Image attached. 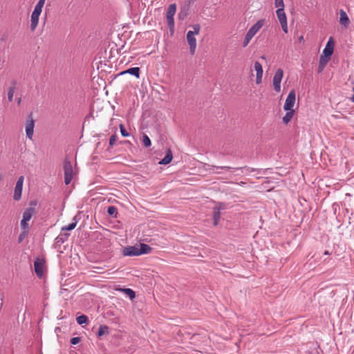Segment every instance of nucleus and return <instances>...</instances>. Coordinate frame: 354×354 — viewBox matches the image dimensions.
<instances>
[{"label": "nucleus", "instance_id": "obj_29", "mask_svg": "<svg viewBox=\"0 0 354 354\" xmlns=\"http://www.w3.org/2000/svg\"><path fill=\"white\" fill-rule=\"evenodd\" d=\"M167 26L171 34L174 32L175 22L174 18H167Z\"/></svg>", "mask_w": 354, "mask_h": 354}, {"label": "nucleus", "instance_id": "obj_42", "mask_svg": "<svg viewBox=\"0 0 354 354\" xmlns=\"http://www.w3.org/2000/svg\"><path fill=\"white\" fill-rule=\"evenodd\" d=\"M27 235V231L24 230L22 233L20 234L18 238L19 242H21L24 239V238Z\"/></svg>", "mask_w": 354, "mask_h": 354}, {"label": "nucleus", "instance_id": "obj_13", "mask_svg": "<svg viewBox=\"0 0 354 354\" xmlns=\"http://www.w3.org/2000/svg\"><path fill=\"white\" fill-rule=\"evenodd\" d=\"M41 14L32 12L31 14L30 17V29L32 31H34L35 28H37L38 23H39V19Z\"/></svg>", "mask_w": 354, "mask_h": 354}, {"label": "nucleus", "instance_id": "obj_2", "mask_svg": "<svg viewBox=\"0 0 354 354\" xmlns=\"http://www.w3.org/2000/svg\"><path fill=\"white\" fill-rule=\"evenodd\" d=\"M64 183L67 185L71 183L75 173L73 171L72 163L66 159L64 162Z\"/></svg>", "mask_w": 354, "mask_h": 354}, {"label": "nucleus", "instance_id": "obj_6", "mask_svg": "<svg viewBox=\"0 0 354 354\" xmlns=\"http://www.w3.org/2000/svg\"><path fill=\"white\" fill-rule=\"evenodd\" d=\"M334 47H335L334 38L333 37H330L326 43V45L324 49L323 50V53H322V55L325 56L326 57L330 58L334 52Z\"/></svg>", "mask_w": 354, "mask_h": 354}, {"label": "nucleus", "instance_id": "obj_23", "mask_svg": "<svg viewBox=\"0 0 354 354\" xmlns=\"http://www.w3.org/2000/svg\"><path fill=\"white\" fill-rule=\"evenodd\" d=\"M286 111V113L283 117L282 121L284 124H287L292 119L293 115L295 114V110H290V111Z\"/></svg>", "mask_w": 354, "mask_h": 354}, {"label": "nucleus", "instance_id": "obj_15", "mask_svg": "<svg viewBox=\"0 0 354 354\" xmlns=\"http://www.w3.org/2000/svg\"><path fill=\"white\" fill-rule=\"evenodd\" d=\"M140 68L139 67H131L120 73L122 74H130L135 76L136 78L140 77Z\"/></svg>", "mask_w": 354, "mask_h": 354}, {"label": "nucleus", "instance_id": "obj_28", "mask_svg": "<svg viewBox=\"0 0 354 354\" xmlns=\"http://www.w3.org/2000/svg\"><path fill=\"white\" fill-rule=\"evenodd\" d=\"M142 145L146 148H149L151 146V141L149 137L146 134H144L142 136Z\"/></svg>", "mask_w": 354, "mask_h": 354}, {"label": "nucleus", "instance_id": "obj_10", "mask_svg": "<svg viewBox=\"0 0 354 354\" xmlns=\"http://www.w3.org/2000/svg\"><path fill=\"white\" fill-rule=\"evenodd\" d=\"M138 245L127 246L122 248V254L125 257L139 256Z\"/></svg>", "mask_w": 354, "mask_h": 354}, {"label": "nucleus", "instance_id": "obj_7", "mask_svg": "<svg viewBox=\"0 0 354 354\" xmlns=\"http://www.w3.org/2000/svg\"><path fill=\"white\" fill-rule=\"evenodd\" d=\"M295 103V92L294 90H292L289 92L285 104L283 105V109L285 111L294 110L292 108Z\"/></svg>", "mask_w": 354, "mask_h": 354}, {"label": "nucleus", "instance_id": "obj_12", "mask_svg": "<svg viewBox=\"0 0 354 354\" xmlns=\"http://www.w3.org/2000/svg\"><path fill=\"white\" fill-rule=\"evenodd\" d=\"M69 236V234L64 232L59 234L55 239V247H59L62 244L66 242Z\"/></svg>", "mask_w": 354, "mask_h": 354}, {"label": "nucleus", "instance_id": "obj_1", "mask_svg": "<svg viewBox=\"0 0 354 354\" xmlns=\"http://www.w3.org/2000/svg\"><path fill=\"white\" fill-rule=\"evenodd\" d=\"M264 21L263 19L257 21L246 32L243 42V47H246L252 37L263 26Z\"/></svg>", "mask_w": 354, "mask_h": 354}, {"label": "nucleus", "instance_id": "obj_40", "mask_svg": "<svg viewBox=\"0 0 354 354\" xmlns=\"http://www.w3.org/2000/svg\"><path fill=\"white\" fill-rule=\"evenodd\" d=\"M80 337H75L71 339V344L73 345L77 344L80 342Z\"/></svg>", "mask_w": 354, "mask_h": 354}, {"label": "nucleus", "instance_id": "obj_39", "mask_svg": "<svg viewBox=\"0 0 354 354\" xmlns=\"http://www.w3.org/2000/svg\"><path fill=\"white\" fill-rule=\"evenodd\" d=\"M274 6L277 8H284L283 0H274Z\"/></svg>", "mask_w": 354, "mask_h": 354}, {"label": "nucleus", "instance_id": "obj_16", "mask_svg": "<svg viewBox=\"0 0 354 354\" xmlns=\"http://www.w3.org/2000/svg\"><path fill=\"white\" fill-rule=\"evenodd\" d=\"M17 83L15 80H12L11 82V85L9 86L8 90V99L9 102L12 101L14 93L17 88Z\"/></svg>", "mask_w": 354, "mask_h": 354}, {"label": "nucleus", "instance_id": "obj_37", "mask_svg": "<svg viewBox=\"0 0 354 354\" xmlns=\"http://www.w3.org/2000/svg\"><path fill=\"white\" fill-rule=\"evenodd\" d=\"M117 139H118V136L116 134L111 135L109 138V146L113 147L115 145Z\"/></svg>", "mask_w": 354, "mask_h": 354}, {"label": "nucleus", "instance_id": "obj_14", "mask_svg": "<svg viewBox=\"0 0 354 354\" xmlns=\"http://www.w3.org/2000/svg\"><path fill=\"white\" fill-rule=\"evenodd\" d=\"M330 59V58H329V57H326L325 56H323L322 55H320L319 60V65H318V68H317V72L319 73H320L323 71V70L324 69V68L326 67V64H328V62H329Z\"/></svg>", "mask_w": 354, "mask_h": 354}, {"label": "nucleus", "instance_id": "obj_32", "mask_svg": "<svg viewBox=\"0 0 354 354\" xmlns=\"http://www.w3.org/2000/svg\"><path fill=\"white\" fill-rule=\"evenodd\" d=\"M225 208L226 204L225 203L217 202L216 206L213 209L221 212V210H223Z\"/></svg>", "mask_w": 354, "mask_h": 354}, {"label": "nucleus", "instance_id": "obj_48", "mask_svg": "<svg viewBox=\"0 0 354 354\" xmlns=\"http://www.w3.org/2000/svg\"><path fill=\"white\" fill-rule=\"evenodd\" d=\"M21 97H17V102L18 105H19L21 104Z\"/></svg>", "mask_w": 354, "mask_h": 354}, {"label": "nucleus", "instance_id": "obj_44", "mask_svg": "<svg viewBox=\"0 0 354 354\" xmlns=\"http://www.w3.org/2000/svg\"><path fill=\"white\" fill-rule=\"evenodd\" d=\"M274 90L277 93H279L281 91V84H273Z\"/></svg>", "mask_w": 354, "mask_h": 354}, {"label": "nucleus", "instance_id": "obj_8", "mask_svg": "<svg viewBox=\"0 0 354 354\" xmlns=\"http://www.w3.org/2000/svg\"><path fill=\"white\" fill-rule=\"evenodd\" d=\"M338 14L339 15V24L341 25L342 27H343L344 28H347L351 24V21H350V19H349L347 13L343 9H340L338 11Z\"/></svg>", "mask_w": 354, "mask_h": 354}, {"label": "nucleus", "instance_id": "obj_33", "mask_svg": "<svg viewBox=\"0 0 354 354\" xmlns=\"http://www.w3.org/2000/svg\"><path fill=\"white\" fill-rule=\"evenodd\" d=\"M75 227H76L75 222H72L70 224H68V225L63 226L61 230H62V232L71 231V230H73V229H75Z\"/></svg>", "mask_w": 354, "mask_h": 354}, {"label": "nucleus", "instance_id": "obj_47", "mask_svg": "<svg viewBox=\"0 0 354 354\" xmlns=\"http://www.w3.org/2000/svg\"><path fill=\"white\" fill-rule=\"evenodd\" d=\"M298 40H299V42L304 41V36L301 35L300 37H299Z\"/></svg>", "mask_w": 354, "mask_h": 354}, {"label": "nucleus", "instance_id": "obj_43", "mask_svg": "<svg viewBox=\"0 0 354 354\" xmlns=\"http://www.w3.org/2000/svg\"><path fill=\"white\" fill-rule=\"evenodd\" d=\"M263 74H257L256 83L259 84L262 81Z\"/></svg>", "mask_w": 354, "mask_h": 354}, {"label": "nucleus", "instance_id": "obj_5", "mask_svg": "<svg viewBox=\"0 0 354 354\" xmlns=\"http://www.w3.org/2000/svg\"><path fill=\"white\" fill-rule=\"evenodd\" d=\"M24 180V177L23 176H19L17 180L13 195V199L15 201H17L21 199L23 190Z\"/></svg>", "mask_w": 354, "mask_h": 354}, {"label": "nucleus", "instance_id": "obj_30", "mask_svg": "<svg viewBox=\"0 0 354 354\" xmlns=\"http://www.w3.org/2000/svg\"><path fill=\"white\" fill-rule=\"evenodd\" d=\"M187 16V9L184 8H181L178 13V17L180 20H184Z\"/></svg>", "mask_w": 354, "mask_h": 354}, {"label": "nucleus", "instance_id": "obj_11", "mask_svg": "<svg viewBox=\"0 0 354 354\" xmlns=\"http://www.w3.org/2000/svg\"><path fill=\"white\" fill-rule=\"evenodd\" d=\"M34 269L36 274L41 277L44 274V262L39 259H37L34 262Z\"/></svg>", "mask_w": 354, "mask_h": 354}, {"label": "nucleus", "instance_id": "obj_22", "mask_svg": "<svg viewBox=\"0 0 354 354\" xmlns=\"http://www.w3.org/2000/svg\"><path fill=\"white\" fill-rule=\"evenodd\" d=\"M121 292H122L127 297H129L131 300H133L136 297V292L131 288H124L121 289Z\"/></svg>", "mask_w": 354, "mask_h": 354}, {"label": "nucleus", "instance_id": "obj_45", "mask_svg": "<svg viewBox=\"0 0 354 354\" xmlns=\"http://www.w3.org/2000/svg\"><path fill=\"white\" fill-rule=\"evenodd\" d=\"M80 218L79 217V216L77 214L75 215L73 218V221L72 222H75V226L77 225V222L80 221Z\"/></svg>", "mask_w": 354, "mask_h": 354}, {"label": "nucleus", "instance_id": "obj_21", "mask_svg": "<svg viewBox=\"0 0 354 354\" xmlns=\"http://www.w3.org/2000/svg\"><path fill=\"white\" fill-rule=\"evenodd\" d=\"M176 11V5L175 3L170 4L167 10L166 18H174Z\"/></svg>", "mask_w": 354, "mask_h": 354}, {"label": "nucleus", "instance_id": "obj_17", "mask_svg": "<svg viewBox=\"0 0 354 354\" xmlns=\"http://www.w3.org/2000/svg\"><path fill=\"white\" fill-rule=\"evenodd\" d=\"M173 159V155L170 149H167L165 157L159 161L160 165H168Z\"/></svg>", "mask_w": 354, "mask_h": 354}, {"label": "nucleus", "instance_id": "obj_38", "mask_svg": "<svg viewBox=\"0 0 354 354\" xmlns=\"http://www.w3.org/2000/svg\"><path fill=\"white\" fill-rule=\"evenodd\" d=\"M28 221L27 220L21 219V227L24 230H28Z\"/></svg>", "mask_w": 354, "mask_h": 354}, {"label": "nucleus", "instance_id": "obj_41", "mask_svg": "<svg viewBox=\"0 0 354 354\" xmlns=\"http://www.w3.org/2000/svg\"><path fill=\"white\" fill-rule=\"evenodd\" d=\"M43 6L36 4L35 6V8L33 10V12L41 14L42 11Z\"/></svg>", "mask_w": 354, "mask_h": 354}, {"label": "nucleus", "instance_id": "obj_19", "mask_svg": "<svg viewBox=\"0 0 354 354\" xmlns=\"http://www.w3.org/2000/svg\"><path fill=\"white\" fill-rule=\"evenodd\" d=\"M283 76V71L281 68H278L273 77V84H281V80Z\"/></svg>", "mask_w": 354, "mask_h": 354}, {"label": "nucleus", "instance_id": "obj_34", "mask_svg": "<svg viewBox=\"0 0 354 354\" xmlns=\"http://www.w3.org/2000/svg\"><path fill=\"white\" fill-rule=\"evenodd\" d=\"M120 131L121 135L123 137L127 138V137L130 136V133L127 131V129H125L124 126L122 124H120Z\"/></svg>", "mask_w": 354, "mask_h": 354}, {"label": "nucleus", "instance_id": "obj_36", "mask_svg": "<svg viewBox=\"0 0 354 354\" xmlns=\"http://www.w3.org/2000/svg\"><path fill=\"white\" fill-rule=\"evenodd\" d=\"M194 30H192V33L194 35H198L199 32H200V30H201V26L200 24H194V25H192L191 26Z\"/></svg>", "mask_w": 354, "mask_h": 354}, {"label": "nucleus", "instance_id": "obj_35", "mask_svg": "<svg viewBox=\"0 0 354 354\" xmlns=\"http://www.w3.org/2000/svg\"><path fill=\"white\" fill-rule=\"evenodd\" d=\"M76 319H77V322L80 325H82V324H85L86 322L87 317L86 315H82L77 317Z\"/></svg>", "mask_w": 354, "mask_h": 354}, {"label": "nucleus", "instance_id": "obj_4", "mask_svg": "<svg viewBox=\"0 0 354 354\" xmlns=\"http://www.w3.org/2000/svg\"><path fill=\"white\" fill-rule=\"evenodd\" d=\"M34 127L35 120L32 118V113H30L28 115L25 127L26 137L30 140L32 139Z\"/></svg>", "mask_w": 354, "mask_h": 354}, {"label": "nucleus", "instance_id": "obj_20", "mask_svg": "<svg viewBox=\"0 0 354 354\" xmlns=\"http://www.w3.org/2000/svg\"><path fill=\"white\" fill-rule=\"evenodd\" d=\"M35 213V209L33 207H28L25 209V211L23 213L22 219L27 220L29 221L32 215Z\"/></svg>", "mask_w": 354, "mask_h": 354}, {"label": "nucleus", "instance_id": "obj_9", "mask_svg": "<svg viewBox=\"0 0 354 354\" xmlns=\"http://www.w3.org/2000/svg\"><path fill=\"white\" fill-rule=\"evenodd\" d=\"M186 38L189 46L190 53L194 55L196 48V39L194 37L192 30H189L187 32Z\"/></svg>", "mask_w": 354, "mask_h": 354}, {"label": "nucleus", "instance_id": "obj_26", "mask_svg": "<svg viewBox=\"0 0 354 354\" xmlns=\"http://www.w3.org/2000/svg\"><path fill=\"white\" fill-rule=\"evenodd\" d=\"M220 169L225 170L227 171L234 172L236 170L241 169V168L232 167H228V166H213V169Z\"/></svg>", "mask_w": 354, "mask_h": 354}, {"label": "nucleus", "instance_id": "obj_25", "mask_svg": "<svg viewBox=\"0 0 354 354\" xmlns=\"http://www.w3.org/2000/svg\"><path fill=\"white\" fill-rule=\"evenodd\" d=\"M221 213L220 212H218L217 210H215L213 209V225L214 226H217L219 223L220 219H221Z\"/></svg>", "mask_w": 354, "mask_h": 354}, {"label": "nucleus", "instance_id": "obj_24", "mask_svg": "<svg viewBox=\"0 0 354 354\" xmlns=\"http://www.w3.org/2000/svg\"><path fill=\"white\" fill-rule=\"evenodd\" d=\"M107 214L109 216H111L112 218H117L118 217V209L116 207L113 205H110L107 207Z\"/></svg>", "mask_w": 354, "mask_h": 354}, {"label": "nucleus", "instance_id": "obj_3", "mask_svg": "<svg viewBox=\"0 0 354 354\" xmlns=\"http://www.w3.org/2000/svg\"><path fill=\"white\" fill-rule=\"evenodd\" d=\"M277 17L278 20L281 26V28L285 33H287L288 31V24H287V17L286 15L284 12V8H279L276 11Z\"/></svg>", "mask_w": 354, "mask_h": 354}, {"label": "nucleus", "instance_id": "obj_27", "mask_svg": "<svg viewBox=\"0 0 354 354\" xmlns=\"http://www.w3.org/2000/svg\"><path fill=\"white\" fill-rule=\"evenodd\" d=\"M109 328L107 326L105 325H101L99 328L97 335L99 337H101L104 335L109 334Z\"/></svg>", "mask_w": 354, "mask_h": 354}, {"label": "nucleus", "instance_id": "obj_50", "mask_svg": "<svg viewBox=\"0 0 354 354\" xmlns=\"http://www.w3.org/2000/svg\"><path fill=\"white\" fill-rule=\"evenodd\" d=\"M215 172H216V173H217V174H222V172H221V171H215Z\"/></svg>", "mask_w": 354, "mask_h": 354}, {"label": "nucleus", "instance_id": "obj_18", "mask_svg": "<svg viewBox=\"0 0 354 354\" xmlns=\"http://www.w3.org/2000/svg\"><path fill=\"white\" fill-rule=\"evenodd\" d=\"M138 247L139 256L149 254L152 250V248L146 243H140Z\"/></svg>", "mask_w": 354, "mask_h": 354}, {"label": "nucleus", "instance_id": "obj_49", "mask_svg": "<svg viewBox=\"0 0 354 354\" xmlns=\"http://www.w3.org/2000/svg\"><path fill=\"white\" fill-rule=\"evenodd\" d=\"M329 254H330V253H329L328 251H325V252H324V254H325V255H328Z\"/></svg>", "mask_w": 354, "mask_h": 354}, {"label": "nucleus", "instance_id": "obj_31", "mask_svg": "<svg viewBox=\"0 0 354 354\" xmlns=\"http://www.w3.org/2000/svg\"><path fill=\"white\" fill-rule=\"evenodd\" d=\"M254 68L257 72V74H263V67H262V65L260 64V62H259L258 61H256L254 62Z\"/></svg>", "mask_w": 354, "mask_h": 354}, {"label": "nucleus", "instance_id": "obj_46", "mask_svg": "<svg viewBox=\"0 0 354 354\" xmlns=\"http://www.w3.org/2000/svg\"><path fill=\"white\" fill-rule=\"evenodd\" d=\"M46 0H39L37 3V5L42 6L44 7V5L45 3Z\"/></svg>", "mask_w": 354, "mask_h": 354}]
</instances>
